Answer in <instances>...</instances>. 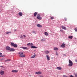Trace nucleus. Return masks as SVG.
<instances>
[{"label":"nucleus","mask_w":77,"mask_h":77,"mask_svg":"<svg viewBox=\"0 0 77 77\" xmlns=\"http://www.w3.org/2000/svg\"><path fill=\"white\" fill-rule=\"evenodd\" d=\"M11 31H8L6 32V34H9V33H11Z\"/></svg>","instance_id":"393cba45"},{"label":"nucleus","mask_w":77,"mask_h":77,"mask_svg":"<svg viewBox=\"0 0 77 77\" xmlns=\"http://www.w3.org/2000/svg\"><path fill=\"white\" fill-rule=\"evenodd\" d=\"M45 35L46 36H48V33L47 32H45L44 33Z\"/></svg>","instance_id":"412c9836"},{"label":"nucleus","mask_w":77,"mask_h":77,"mask_svg":"<svg viewBox=\"0 0 77 77\" xmlns=\"http://www.w3.org/2000/svg\"><path fill=\"white\" fill-rule=\"evenodd\" d=\"M75 77H77V73H75Z\"/></svg>","instance_id":"473e14b6"},{"label":"nucleus","mask_w":77,"mask_h":77,"mask_svg":"<svg viewBox=\"0 0 77 77\" xmlns=\"http://www.w3.org/2000/svg\"><path fill=\"white\" fill-rule=\"evenodd\" d=\"M3 60V59L2 58L1 59H0V60L1 61H2V60Z\"/></svg>","instance_id":"72a5a7b5"},{"label":"nucleus","mask_w":77,"mask_h":77,"mask_svg":"<svg viewBox=\"0 0 77 77\" xmlns=\"http://www.w3.org/2000/svg\"><path fill=\"white\" fill-rule=\"evenodd\" d=\"M72 38H73V36H69L68 37V38L69 39H72Z\"/></svg>","instance_id":"a878e982"},{"label":"nucleus","mask_w":77,"mask_h":77,"mask_svg":"<svg viewBox=\"0 0 77 77\" xmlns=\"http://www.w3.org/2000/svg\"><path fill=\"white\" fill-rule=\"evenodd\" d=\"M9 61H11V59H7L5 60V62H8Z\"/></svg>","instance_id":"b1692460"},{"label":"nucleus","mask_w":77,"mask_h":77,"mask_svg":"<svg viewBox=\"0 0 77 77\" xmlns=\"http://www.w3.org/2000/svg\"><path fill=\"white\" fill-rule=\"evenodd\" d=\"M42 73V72H41L39 71V72H35L36 74H37V75H39L40 74H41Z\"/></svg>","instance_id":"39448f33"},{"label":"nucleus","mask_w":77,"mask_h":77,"mask_svg":"<svg viewBox=\"0 0 77 77\" xmlns=\"http://www.w3.org/2000/svg\"><path fill=\"white\" fill-rule=\"evenodd\" d=\"M19 54H20L19 56H20V55H21L22 54H24V52H20L19 53Z\"/></svg>","instance_id":"f3484780"},{"label":"nucleus","mask_w":77,"mask_h":77,"mask_svg":"<svg viewBox=\"0 0 77 77\" xmlns=\"http://www.w3.org/2000/svg\"><path fill=\"white\" fill-rule=\"evenodd\" d=\"M15 30V31H16V30Z\"/></svg>","instance_id":"49530a36"},{"label":"nucleus","mask_w":77,"mask_h":77,"mask_svg":"<svg viewBox=\"0 0 77 77\" xmlns=\"http://www.w3.org/2000/svg\"><path fill=\"white\" fill-rule=\"evenodd\" d=\"M50 17L51 20H53V19H54V17Z\"/></svg>","instance_id":"c85d7f7f"},{"label":"nucleus","mask_w":77,"mask_h":77,"mask_svg":"<svg viewBox=\"0 0 77 77\" xmlns=\"http://www.w3.org/2000/svg\"><path fill=\"white\" fill-rule=\"evenodd\" d=\"M4 72H5L4 71L1 70L0 72V74H1V75H3V74H4Z\"/></svg>","instance_id":"423d86ee"},{"label":"nucleus","mask_w":77,"mask_h":77,"mask_svg":"<svg viewBox=\"0 0 77 77\" xmlns=\"http://www.w3.org/2000/svg\"><path fill=\"white\" fill-rule=\"evenodd\" d=\"M32 33H34V34H36V31H33L32 32Z\"/></svg>","instance_id":"cd10ccee"},{"label":"nucleus","mask_w":77,"mask_h":77,"mask_svg":"<svg viewBox=\"0 0 77 77\" xmlns=\"http://www.w3.org/2000/svg\"><path fill=\"white\" fill-rule=\"evenodd\" d=\"M74 30L76 32H77V28H75L74 29Z\"/></svg>","instance_id":"7c9ffc66"},{"label":"nucleus","mask_w":77,"mask_h":77,"mask_svg":"<svg viewBox=\"0 0 77 77\" xmlns=\"http://www.w3.org/2000/svg\"><path fill=\"white\" fill-rule=\"evenodd\" d=\"M1 57H5V56L4 55H1Z\"/></svg>","instance_id":"c756f323"},{"label":"nucleus","mask_w":77,"mask_h":77,"mask_svg":"<svg viewBox=\"0 0 77 77\" xmlns=\"http://www.w3.org/2000/svg\"><path fill=\"white\" fill-rule=\"evenodd\" d=\"M36 57V53H34V55L31 57V58H35Z\"/></svg>","instance_id":"1a4fd4ad"},{"label":"nucleus","mask_w":77,"mask_h":77,"mask_svg":"<svg viewBox=\"0 0 77 77\" xmlns=\"http://www.w3.org/2000/svg\"><path fill=\"white\" fill-rule=\"evenodd\" d=\"M75 62H77V60H75Z\"/></svg>","instance_id":"a19ab883"},{"label":"nucleus","mask_w":77,"mask_h":77,"mask_svg":"<svg viewBox=\"0 0 77 77\" xmlns=\"http://www.w3.org/2000/svg\"><path fill=\"white\" fill-rule=\"evenodd\" d=\"M15 51V49L14 48H11L10 50V51Z\"/></svg>","instance_id":"4468645a"},{"label":"nucleus","mask_w":77,"mask_h":77,"mask_svg":"<svg viewBox=\"0 0 77 77\" xmlns=\"http://www.w3.org/2000/svg\"><path fill=\"white\" fill-rule=\"evenodd\" d=\"M18 14H19V15L20 16V17L22 16V15H23V14L21 12H19V13Z\"/></svg>","instance_id":"4be33fe9"},{"label":"nucleus","mask_w":77,"mask_h":77,"mask_svg":"<svg viewBox=\"0 0 77 77\" xmlns=\"http://www.w3.org/2000/svg\"><path fill=\"white\" fill-rule=\"evenodd\" d=\"M37 14H38V12H35L34 13V17H36V16Z\"/></svg>","instance_id":"aec40b11"},{"label":"nucleus","mask_w":77,"mask_h":77,"mask_svg":"<svg viewBox=\"0 0 77 77\" xmlns=\"http://www.w3.org/2000/svg\"><path fill=\"white\" fill-rule=\"evenodd\" d=\"M37 27H42V25L39 24H38L37 25Z\"/></svg>","instance_id":"dca6fc26"},{"label":"nucleus","mask_w":77,"mask_h":77,"mask_svg":"<svg viewBox=\"0 0 77 77\" xmlns=\"http://www.w3.org/2000/svg\"><path fill=\"white\" fill-rule=\"evenodd\" d=\"M20 48H23V49H24L25 50H27V47H21Z\"/></svg>","instance_id":"2eb2a0df"},{"label":"nucleus","mask_w":77,"mask_h":77,"mask_svg":"<svg viewBox=\"0 0 77 77\" xmlns=\"http://www.w3.org/2000/svg\"><path fill=\"white\" fill-rule=\"evenodd\" d=\"M63 56H66L65 54H63Z\"/></svg>","instance_id":"ea45409f"},{"label":"nucleus","mask_w":77,"mask_h":77,"mask_svg":"<svg viewBox=\"0 0 77 77\" xmlns=\"http://www.w3.org/2000/svg\"><path fill=\"white\" fill-rule=\"evenodd\" d=\"M57 69L58 70H61L62 69V68L60 67H57Z\"/></svg>","instance_id":"6ab92c4d"},{"label":"nucleus","mask_w":77,"mask_h":77,"mask_svg":"<svg viewBox=\"0 0 77 77\" xmlns=\"http://www.w3.org/2000/svg\"><path fill=\"white\" fill-rule=\"evenodd\" d=\"M6 49L7 50H9L10 51L11 48L9 46H7L6 47Z\"/></svg>","instance_id":"6e6552de"},{"label":"nucleus","mask_w":77,"mask_h":77,"mask_svg":"<svg viewBox=\"0 0 77 77\" xmlns=\"http://www.w3.org/2000/svg\"><path fill=\"white\" fill-rule=\"evenodd\" d=\"M2 53H0V55H2Z\"/></svg>","instance_id":"58836bf2"},{"label":"nucleus","mask_w":77,"mask_h":77,"mask_svg":"<svg viewBox=\"0 0 77 77\" xmlns=\"http://www.w3.org/2000/svg\"><path fill=\"white\" fill-rule=\"evenodd\" d=\"M65 46V44L64 43H63L61 46V47H62V48H64Z\"/></svg>","instance_id":"ddd939ff"},{"label":"nucleus","mask_w":77,"mask_h":77,"mask_svg":"<svg viewBox=\"0 0 77 77\" xmlns=\"http://www.w3.org/2000/svg\"><path fill=\"white\" fill-rule=\"evenodd\" d=\"M37 18L38 20H41L42 19V17H41L40 14H38L37 16Z\"/></svg>","instance_id":"20e7f679"},{"label":"nucleus","mask_w":77,"mask_h":77,"mask_svg":"<svg viewBox=\"0 0 77 77\" xmlns=\"http://www.w3.org/2000/svg\"><path fill=\"white\" fill-rule=\"evenodd\" d=\"M27 45H31V48H38V47H35V46H32L33 45V44L32 43H29L27 44Z\"/></svg>","instance_id":"f257e3e1"},{"label":"nucleus","mask_w":77,"mask_h":77,"mask_svg":"<svg viewBox=\"0 0 77 77\" xmlns=\"http://www.w3.org/2000/svg\"><path fill=\"white\" fill-rule=\"evenodd\" d=\"M46 57L48 60H50V58L49 57V56L46 55Z\"/></svg>","instance_id":"f8f14e48"},{"label":"nucleus","mask_w":77,"mask_h":77,"mask_svg":"<svg viewBox=\"0 0 77 77\" xmlns=\"http://www.w3.org/2000/svg\"><path fill=\"white\" fill-rule=\"evenodd\" d=\"M56 55H57V56H58V54H57V53H56Z\"/></svg>","instance_id":"4c0bfd02"},{"label":"nucleus","mask_w":77,"mask_h":77,"mask_svg":"<svg viewBox=\"0 0 77 77\" xmlns=\"http://www.w3.org/2000/svg\"><path fill=\"white\" fill-rule=\"evenodd\" d=\"M40 77H44V76H41Z\"/></svg>","instance_id":"37998d69"},{"label":"nucleus","mask_w":77,"mask_h":77,"mask_svg":"<svg viewBox=\"0 0 77 77\" xmlns=\"http://www.w3.org/2000/svg\"><path fill=\"white\" fill-rule=\"evenodd\" d=\"M60 32H62V30H60Z\"/></svg>","instance_id":"79ce46f5"},{"label":"nucleus","mask_w":77,"mask_h":77,"mask_svg":"<svg viewBox=\"0 0 77 77\" xmlns=\"http://www.w3.org/2000/svg\"><path fill=\"white\" fill-rule=\"evenodd\" d=\"M12 72L17 73L18 72V70H12L11 71Z\"/></svg>","instance_id":"0eeeda50"},{"label":"nucleus","mask_w":77,"mask_h":77,"mask_svg":"<svg viewBox=\"0 0 77 77\" xmlns=\"http://www.w3.org/2000/svg\"><path fill=\"white\" fill-rule=\"evenodd\" d=\"M66 20H67V19H66V18H65V21H66Z\"/></svg>","instance_id":"e433bc0d"},{"label":"nucleus","mask_w":77,"mask_h":77,"mask_svg":"<svg viewBox=\"0 0 77 77\" xmlns=\"http://www.w3.org/2000/svg\"><path fill=\"white\" fill-rule=\"evenodd\" d=\"M45 53V54H48L50 53V51L48 50H45L44 51Z\"/></svg>","instance_id":"9d476101"},{"label":"nucleus","mask_w":77,"mask_h":77,"mask_svg":"<svg viewBox=\"0 0 77 77\" xmlns=\"http://www.w3.org/2000/svg\"><path fill=\"white\" fill-rule=\"evenodd\" d=\"M54 50H56H56H58V49L57 47H54Z\"/></svg>","instance_id":"5701e85b"},{"label":"nucleus","mask_w":77,"mask_h":77,"mask_svg":"<svg viewBox=\"0 0 77 77\" xmlns=\"http://www.w3.org/2000/svg\"><path fill=\"white\" fill-rule=\"evenodd\" d=\"M23 36L24 38H26V35H23Z\"/></svg>","instance_id":"f704fd0d"},{"label":"nucleus","mask_w":77,"mask_h":77,"mask_svg":"<svg viewBox=\"0 0 77 77\" xmlns=\"http://www.w3.org/2000/svg\"><path fill=\"white\" fill-rule=\"evenodd\" d=\"M41 41H45V38H44L42 39L41 40Z\"/></svg>","instance_id":"bb28decb"},{"label":"nucleus","mask_w":77,"mask_h":77,"mask_svg":"<svg viewBox=\"0 0 77 77\" xmlns=\"http://www.w3.org/2000/svg\"><path fill=\"white\" fill-rule=\"evenodd\" d=\"M70 77H74V76L71 75H70Z\"/></svg>","instance_id":"c9c22d12"},{"label":"nucleus","mask_w":77,"mask_h":77,"mask_svg":"<svg viewBox=\"0 0 77 77\" xmlns=\"http://www.w3.org/2000/svg\"><path fill=\"white\" fill-rule=\"evenodd\" d=\"M62 28L63 29H64V30H66V28L63 26H62Z\"/></svg>","instance_id":"a211bd4d"},{"label":"nucleus","mask_w":77,"mask_h":77,"mask_svg":"<svg viewBox=\"0 0 77 77\" xmlns=\"http://www.w3.org/2000/svg\"><path fill=\"white\" fill-rule=\"evenodd\" d=\"M1 67H2V68H3V67L2 66H1Z\"/></svg>","instance_id":"c03bdc74"},{"label":"nucleus","mask_w":77,"mask_h":77,"mask_svg":"<svg viewBox=\"0 0 77 77\" xmlns=\"http://www.w3.org/2000/svg\"><path fill=\"white\" fill-rule=\"evenodd\" d=\"M69 64L68 65L69 66H72L73 65V63H72V62L70 60H69Z\"/></svg>","instance_id":"f03ea898"},{"label":"nucleus","mask_w":77,"mask_h":77,"mask_svg":"<svg viewBox=\"0 0 77 77\" xmlns=\"http://www.w3.org/2000/svg\"><path fill=\"white\" fill-rule=\"evenodd\" d=\"M20 57H26V55L25 54H22L19 55Z\"/></svg>","instance_id":"9b49d317"},{"label":"nucleus","mask_w":77,"mask_h":77,"mask_svg":"<svg viewBox=\"0 0 77 77\" xmlns=\"http://www.w3.org/2000/svg\"><path fill=\"white\" fill-rule=\"evenodd\" d=\"M11 45L13 46V47H17V46H18L17 45L14 44V43H11Z\"/></svg>","instance_id":"7ed1b4c3"},{"label":"nucleus","mask_w":77,"mask_h":77,"mask_svg":"<svg viewBox=\"0 0 77 77\" xmlns=\"http://www.w3.org/2000/svg\"><path fill=\"white\" fill-rule=\"evenodd\" d=\"M0 57H1V55L0 56Z\"/></svg>","instance_id":"a18cd8bd"},{"label":"nucleus","mask_w":77,"mask_h":77,"mask_svg":"<svg viewBox=\"0 0 77 77\" xmlns=\"http://www.w3.org/2000/svg\"><path fill=\"white\" fill-rule=\"evenodd\" d=\"M20 38L22 39H23V37L22 35H21L20 37Z\"/></svg>","instance_id":"2f4dec72"}]
</instances>
